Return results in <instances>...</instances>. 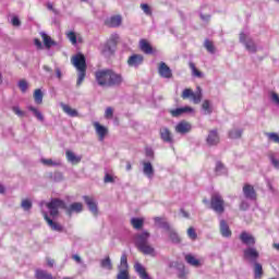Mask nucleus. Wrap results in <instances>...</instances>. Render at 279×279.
<instances>
[{"label": "nucleus", "instance_id": "nucleus-13", "mask_svg": "<svg viewBox=\"0 0 279 279\" xmlns=\"http://www.w3.org/2000/svg\"><path fill=\"white\" fill-rule=\"evenodd\" d=\"M83 199L87 206V208L92 211V214L97 217L99 215V208L97 207V202L95 198L90 196H83Z\"/></svg>", "mask_w": 279, "mask_h": 279}, {"label": "nucleus", "instance_id": "nucleus-64", "mask_svg": "<svg viewBox=\"0 0 279 279\" xmlns=\"http://www.w3.org/2000/svg\"><path fill=\"white\" fill-rule=\"evenodd\" d=\"M54 264L56 262L53 259H50V258L47 259L48 267H53Z\"/></svg>", "mask_w": 279, "mask_h": 279}, {"label": "nucleus", "instance_id": "nucleus-50", "mask_svg": "<svg viewBox=\"0 0 279 279\" xmlns=\"http://www.w3.org/2000/svg\"><path fill=\"white\" fill-rule=\"evenodd\" d=\"M187 236L192 240L195 241L197 239V232H195V229L193 227L187 229Z\"/></svg>", "mask_w": 279, "mask_h": 279}, {"label": "nucleus", "instance_id": "nucleus-26", "mask_svg": "<svg viewBox=\"0 0 279 279\" xmlns=\"http://www.w3.org/2000/svg\"><path fill=\"white\" fill-rule=\"evenodd\" d=\"M134 269L136 274H138L141 279H151V277H149V274H147V270H145V267L142 266L141 263H135Z\"/></svg>", "mask_w": 279, "mask_h": 279}, {"label": "nucleus", "instance_id": "nucleus-34", "mask_svg": "<svg viewBox=\"0 0 279 279\" xmlns=\"http://www.w3.org/2000/svg\"><path fill=\"white\" fill-rule=\"evenodd\" d=\"M243 136V129H232L229 131V138L236 141Z\"/></svg>", "mask_w": 279, "mask_h": 279}, {"label": "nucleus", "instance_id": "nucleus-2", "mask_svg": "<svg viewBox=\"0 0 279 279\" xmlns=\"http://www.w3.org/2000/svg\"><path fill=\"white\" fill-rule=\"evenodd\" d=\"M149 232L143 231L135 235V246L145 256H156V248L149 245Z\"/></svg>", "mask_w": 279, "mask_h": 279}, {"label": "nucleus", "instance_id": "nucleus-21", "mask_svg": "<svg viewBox=\"0 0 279 279\" xmlns=\"http://www.w3.org/2000/svg\"><path fill=\"white\" fill-rule=\"evenodd\" d=\"M206 142L207 145H209L210 147L219 145V133L217 132V130L209 131Z\"/></svg>", "mask_w": 279, "mask_h": 279}, {"label": "nucleus", "instance_id": "nucleus-24", "mask_svg": "<svg viewBox=\"0 0 279 279\" xmlns=\"http://www.w3.org/2000/svg\"><path fill=\"white\" fill-rule=\"evenodd\" d=\"M140 49L141 51H143V53H146L147 56H151V53H154V48L151 47V44L147 41V39L140 40Z\"/></svg>", "mask_w": 279, "mask_h": 279}, {"label": "nucleus", "instance_id": "nucleus-28", "mask_svg": "<svg viewBox=\"0 0 279 279\" xmlns=\"http://www.w3.org/2000/svg\"><path fill=\"white\" fill-rule=\"evenodd\" d=\"M61 108L63 112L68 114V117H71V118L80 117V112L76 109L71 108V106L61 102Z\"/></svg>", "mask_w": 279, "mask_h": 279}, {"label": "nucleus", "instance_id": "nucleus-60", "mask_svg": "<svg viewBox=\"0 0 279 279\" xmlns=\"http://www.w3.org/2000/svg\"><path fill=\"white\" fill-rule=\"evenodd\" d=\"M34 44L37 47V49H43V43L40 41V39H35Z\"/></svg>", "mask_w": 279, "mask_h": 279}, {"label": "nucleus", "instance_id": "nucleus-29", "mask_svg": "<svg viewBox=\"0 0 279 279\" xmlns=\"http://www.w3.org/2000/svg\"><path fill=\"white\" fill-rule=\"evenodd\" d=\"M122 23L121 15H113L109 20H107L106 24L109 27H120Z\"/></svg>", "mask_w": 279, "mask_h": 279}, {"label": "nucleus", "instance_id": "nucleus-41", "mask_svg": "<svg viewBox=\"0 0 279 279\" xmlns=\"http://www.w3.org/2000/svg\"><path fill=\"white\" fill-rule=\"evenodd\" d=\"M217 175H223L226 174L228 171L226 170V167L223 166V163H221V161H217L216 162V169H215Z\"/></svg>", "mask_w": 279, "mask_h": 279}, {"label": "nucleus", "instance_id": "nucleus-22", "mask_svg": "<svg viewBox=\"0 0 279 279\" xmlns=\"http://www.w3.org/2000/svg\"><path fill=\"white\" fill-rule=\"evenodd\" d=\"M166 231L168 232L171 243H174V245L182 243V238H180V234H178V231H175V229L169 227V229H166Z\"/></svg>", "mask_w": 279, "mask_h": 279}, {"label": "nucleus", "instance_id": "nucleus-1", "mask_svg": "<svg viewBox=\"0 0 279 279\" xmlns=\"http://www.w3.org/2000/svg\"><path fill=\"white\" fill-rule=\"evenodd\" d=\"M96 82L98 86L105 88H114L123 84V75L110 70H99L95 73Z\"/></svg>", "mask_w": 279, "mask_h": 279}, {"label": "nucleus", "instance_id": "nucleus-62", "mask_svg": "<svg viewBox=\"0 0 279 279\" xmlns=\"http://www.w3.org/2000/svg\"><path fill=\"white\" fill-rule=\"evenodd\" d=\"M201 19H202V21H205L206 23H208V21H210V15H204V14H202L201 13Z\"/></svg>", "mask_w": 279, "mask_h": 279}, {"label": "nucleus", "instance_id": "nucleus-44", "mask_svg": "<svg viewBox=\"0 0 279 279\" xmlns=\"http://www.w3.org/2000/svg\"><path fill=\"white\" fill-rule=\"evenodd\" d=\"M204 47H205V49H207V51L209 53H215V45H213V41L206 39L205 44H204Z\"/></svg>", "mask_w": 279, "mask_h": 279}, {"label": "nucleus", "instance_id": "nucleus-31", "mask_svg": "<svg viewBox=\"0 0 279 279\" xmlns=\"http://www.w3.org/2000/svg\"><path fill=\"white\" fill-rule=\"evenodd\" d=\"M118 269L119 271H128V269H130V265L128 264V255L125 253H123L121 256Z\"/></svg>", "mask_w": 279, "mask_h": 279}, {"label": "nucleus", "instance_id": "nucleus-52", "mask_svg": "<svg viewBox=\"0 0 279 279\" xmlns=\"http://www.w3.org/2000/svg\"><path fill=\"white\" fill-rule=\"evenodd\" d=\"M112 117H114V109L108 107L105 111V119H112Z\"/></svg>", "mask_w": 279, "mask_h": 279}, {"label": "nucleus", "instance_id": "nucleus-59", "mask_svg": "<svg viewBox=\"0 0 279 279\" xmlns=\"http://www.w3.org/2000/svg\"><path fill=\"white\" fill-rule=\"evenodd\" d=\"M146 157L147 158H154V149L146 148Z\"/></svg>", "mask_w": 279, "mask_h": 279}, {"label": "nucleus", "instance_id": "nucleus-30", "mask_svg": "<svg viewBox=\"0 0 279 279\" xmlns=\"http://www.w3.org/2000/svg\"><path fill=\"white\" fill-rule=\"evenodd\" d=\"M40 36L47 49H51V47H56V45H58L53 39H51V37H49V35H47V33H41Z\"/></svg>", "mask_w": 279, "mask_h": 279}, {"label": "nucleus", "instance_id": "nucleus-37", "mask_svg": "<svg viewBox=\"0 0 279 279\" xmlns=\"http://www.w3.org/2000/svg\"><path fill=\"white\" fill-rule=\"evenodd\" d=\"M202 110L204 111V114H213V106L210 105V100L203 101Z\"/></svg>", "mask_w": 279, "mask_h": 279}, {"label": "nucleus", "instance_id": "nucleus-3", "mask_svg": "<svg viewBox=\"0 0 279 279\" xmlns=\"http://www.w3.org/2000/svg\"><path fill=\"white\" fill-rule=\"evenodd\" d=\"M72 63L78 71V77L76 81V86H82V82L86 78V57L82 53H77L73 57Z\"/></svg>", "mask_w": 279, "mask_h": 279}, {"label": "nucleus", "instance_id": "nucleus-35", "mask_svg": "<svg viewBox=\"0 0 279 279\" xmlns=\"http://www.w3.org/2000/svg\"><path fill=\"white\" fill-rule=\"evenodd\" d=\"M154 221L157 226H159V228H162V230H169V228H171V225H169L167 221H163L161 217H155Z\"/></svg>", "mask_w": 279, "mask_h": 279}, {"label": "nucleus", "instance_id": "nucleus-51", "mask_svg": "<svg viewBox=\"0 0 279 279\" xmlns=\"http://www.w3.org/2000/svg\"><path fill=\"white\" fill-rule=\"evenodd\" d=\"M141 9L144 13H146L147 16H151V8L147 3H142Z\"/></svg>", "mask_w": 279, "mask_h": 279}, {"label": "nucleus", "instance_id": "nucleus-11", "mask_svg": "<svg viewBox=\"0 0 279 279\" xmlns=\"http://www.w3.org/2000/svg\"><path fill=\"white\" fill-rule=\"evenodd\" d=\"M240 43H242L247 51H250L251 53H256V44H254V40H252V38H247V35H245V33H241L240 34Z\"/></svg>", "mask_w": 279, "mask_h": 279}, {"label": "nucleus", "instance_id": "nucleus-48", "mask_svg": "<svg viewBox=\"0 0 279 279\" xmlns=\"http://www.w3.org/2000/svg\"><path fill=\"white\" fill-rule=\"evenodd\" d=\"M269 160H270L272 167H275V169L279 170V159L276 158V155L270 154L269 155Z\"/></svg>", "mask_w": 279, "mask_h": 279}, {"label": "nucleus", "instance_id": "nucleus-39", "mask_svg": "<svg viewBox=\"0 0 279 279\" xmlns=\"http://www.w3.org/2000/svg\"><path fill=\"white\" fill-rule=\"evenodd\" d=\"M100 267L102 269H108V271L112 270V260L110 259V257L101 259L100 260Z\"/></svg>", "mask_w": 279, "mask_h": 279}, {"label": "nucleus", "instance_id": "nucleus-23", "mask_svg": "<svg viewBox=\"0 0 279 279\" xmlns=\"http://www.w3.org/2000/svg\"><path fill=\"white\" fill-rule=\"evenodd\" d=\"M65 158L71 165H80V162H82V156L75 155L72 150L65 151Z\"/></svg>", "mask_w": 279, "mask_h": 279}, {"label": "nucleus", "instance_id": "nucleus-10", "mask_svg": "<svg viewBox=\"0 0 279 279\" xmlns=\"http://www.w3.org/2000/svg\"><path fill=\"white\" fill-rule=\"evenodd\" d=\"M145 62V57L143 54H132L128 59V66H131V69H138Z\"/></svg>", "mask_w": 279, "mask_h": 279}, {"label": "nucleus", "instance_id": "nucleus-38", "mask_svg": "<svg viewBox=\"0 0 279 279\" xmlns=\"http://www.w3.org/2000/svg\"><path fill=\"white\" fill-rule=\"evenodd\" d=\"M185 260L189 265H192L193 267H199V259L195 258V256L191 254L185 255Z\"/></svg>", "mask_w": 279, "mask_h": 279}, {"label": "nucleus", "instance_id": "nucleus-4", "mask_svg": "<svg viewBox=\"0 0 279 279\" xmlns=\"http://www.w3.org/2000/svg\"><path fill=\"white\" fill-rule=\"evenodd\" d=\"M210 208L214 213H217V215H223V213H226V201H223V196H221L219 192L211 194Z\"/></svg>", "mask_w": 279, "mask_h": 279}, {"label": "nucleus", "instance_id": "nucleus-20", "mask_svg": "<svg viewBox=\"0 0 279 279\" xmlns=\"http://www.w3.org/2000/svg\"><path fill=\"white\" fill-rule=\"evenodd\" d=\"M142 165H143L144 175H146V178H148V180H154L155 170H154V166L151 165V162L143 161Z\"/></svg>", "mask_w": 279, "mask_h": 279}, {"label": "nucleus", "instance_id": "nucleus-12", "mask_svg": "<svg viewBox=\"0 0 279 279\" xmlns=\"http://www.w3.org/2000/svg\"><path fill=\"white\" fill-rule=\"evenodd\" d=\"M240 241L243 243V245H246V247H254V245H256V238L246 231H243L240 234Z\"/></svg>", "mask_w": 279, "mask_h": 279}, {"label": "nucleus", "instance_id": "nucleus-56", "mask_svg": "<svg viewBox=\"0 0 279 279\" xmlns=\"http://www.w3.org/2000/svg\"><path fill=\"white\" fill-rule=\"evenodd\" d=\"M250 209V203L247 201H242L240 204V210H248Z\"/></svg>", "mask_w": 279, "mask_h": 279}, {"label": "nucleus", "instance_id": "nucleus-15", "mask_svg": "<svg viewBox=\"0 0 279 279\" xmlns=\"http://www.w3.org/2000/svg\"><path fill=\"white\" fill-rule=\"evenodd\" d=\"M93 125L95 128L98 140L100 143L104 142L106 136H108V128L101 125L99 122H94Z\"/></svg>", "mask_w": 279, "mask_h": 279}, {"label": "nucleus", "instance_id": "nucleus-8", "mask_svg": "<svg viewBox=\"0 0 279 279\" xmlns=\"http://www.w3.org/2000/svg\"><path fill=\"white\" fill-rule=\"evenodd\" d=\"M63 210H65V214L68 217H73V215H80L84 210V205L82 203H72L71 205H66L64 203Z\"/></svg>", "mask_w": 279, "mask_h": 279}, {"label": "nucleus", "instance_id": "nucleus-42", "mask_svg": "<svg viewBox=\"0 0 279 279\" xmlns=\"http://www.w3.org/2000/svg\"><path fill=\"white\" fill-rule=\"evenodd\" d=\"M66 38L72 43V45H77V35H75V32L70 31L65 33Z\"/></svg>", "mask_w": 279, "mask_h": 279}, {"label": "nucleus", "instance_id": "nucleus-6", "mask_svg": "<svg viewBox=\"0 0 279 279\" xmlns=\"http://www.w3.org/2000/svg\"><path fill=\"white\" fill-rule=\"evenodd\" d=\"M119 36H111L110 40L100 46V53L105 56V58H110L114 53V47H117V39Z\"/></svg>", "mask_w": 279, "mask_h": 279}, {"label": "nucleus", "instance_id": "nucleus-43", "mask_svg": "<svg viewBox=\"0 0 279 279\" xmlns=\"http://www.w3.org/2000/svg\"><path fill=\"white\" fill-rule=\"evenodd\" d=\"M34 99H35V102H37L38 105L43 104V90L41 89H36L34 92Z\"/></svg>", "mask_w": 279, "mask_h": 279}, {"label": "nucleus", "instance_id": "nucleus-33", "mask_svg": "<svg viewBox=\"0 0 279 279\" xmlns=\"http://www.w3.org/2000/svg\"><path fill=\"white\" fill-rule=\"evenodd\" d=\"M145 225V220L143 218H131V226L135 230H141Z\"/></svg>", "mask_w": 279, "mask_h": 279}, {"label": "nucleus", "instance_id": "nucleus-54", "mask_svg": "<svg viewBox=\"0 0 279 279\" xmlns=\"http://www.w3.org/2000/svg\"><path fill=\"white\" fill-rule=\"evenodd\" d=\"M12 110L17 117H25V111L21 110L20 107L15 106L12 108Z\"/></svg>", "mask_w": 279, "mask_h": 279}, {"label": "nucleus", "instance_id": "nucleus-47", "mask_svg": "<svg viewBox=\"0 0 279 279\" xmlns=\"http://www.w3.org/2000/svg\"><path fill=\"white\" fill-rule=\"evenodd\" d=\"M117 279H130V271L119 270V274L117 275Z\"/></svg>", "mask_w": 279, "mask_h": 279}, {"label": "nucleus", "instance_id": "nucleus-55", "mask_svg": "<svg viewBox=\"0 0 279 279\" xmlns=\"http://www.w3.org/2000/svg\"><path fill=\"white\" fill-rule=\"evenodd\" d=\"M11 23L13 27H21V20L19 19V16H13Z\"/></svg>", "mask_w": 279, "mask_h": 279}, {"label": "nucleus", "instance_id": "nucleus-32", "mask_svg": "<svg viewBox=\"0 0 279 279\" xmlns=\"http://www.w3.org/2000/svg\"><path fill=\"white\" fill-rule=\"evenodd\" d=\"M27 110H29V112H33L34 117H36L38 121H41V122L45 121V116H43V112H40L38 108L34 106H28Z\"/></svg>", "mask_w": 279, "mask_h": 279}, {"label": "nucleus", "instance_id": "nucleus-45", "mask_svg": "<svg viewBox=\"0 0 279 279\" xmlns=\"http://www.w3.org/2000/svg\"><path fill=\"white\" fill-rule=\"evenodd\" d=\"M17 86H19V88H20L23 93H27V88H28L27 81H25V80L19 81Z\"/></svg>", "mask_w": 279, "mask_h": 279}, {"label": "nucleus", "instance_id": "nucleus-5", "mask_svg": "<svg viewBox=\"0 0 279 279\" xmlns=\"http://www.w3.org/2000/svg\"><path fill=\"white\" fill-rule=\"evenodd\" d=\"M50 217H52V219H56L59 215H60V210L59 208H62V210H64V201L60 199V198H52L51 202L46 204Z\"/></svg>", "mask_w": 279, "mask_h": 279}, {"label": "nucleus", "instance_id": "nucleus-49", "mask_svg": "<svg viewBox=\"0 0 279 279\" xmlns=\"http://www.w3.org/2000/svg\"><path fill=\"white\" fill-rule=\"evenodd\" d=\"M21 206L23 210H32V201L23 199Z\"/></svg>", "mask_w": 279, "mask_h": 279}, {"label": "nucleus", "instance_id": "nucleus-40", "mask_svg": "<svg viewBox=\"0 0 279 279\" xmlns=\"http://www.w3.org/2000/svg\"><path fill=\"white\" fill-rule=\"evenodd\" d=\"M41 162L46 166V167H60L62 165V162L60 160L53 161V159H41Z\"/></svg>", "mask_w": 279, "mask_h": 279}, {"label": "nucleus", "instance_id": "nucleus-27", "mask_svg": "<svg viewBox=\"0 0 279 279\" xmlns=\"http://www.w3.org/2000/svg\"><path fill=\"white\" fill-rule=\"evenodd\" d=\"M220 234L226 239L232 236V231L230 230V226H228V222H226V220H220Z\"/></svg>", "mask_w": 279, "mask_h": 279}, {"label": "nucleus", "instance_id": "nucleus-61", "mask_svg": "<svg viewBox=\"0 0 279 279\" xmlns=\"http://www.w3.org/2000/svg\"><path fill=\"white\" fill-rule=\"evenodd\" d=\"M56 75L58 80H62V71L60 70V68H56Z\"/></svg>", "mask_w": 279, "mask_h": 279}, {"label": "nucleus", "instance_id": "nucleus-7", "mask_svg": "<svg viewBox=\"0 0 279 279\" xmlns=\"http://www.w3.org/2000/svg\"><path fill=\"white\" fill-rule=\"evenodd\" d=\"M182 99H192L193 104L202 102V87H197L194 93L191 88H185L181 95Z\"/></svg>", "mask_w": 279, "mask_h": 279}, {"label": "nucleus", "instance_id": "nucleus-16", "mask_svg": "<svg viewBox=\"0 0 279 279\" xmlns=\"http://www.w3.org/2000/svg\"><path fill=\"white\" fill-rule=\"evenodd\" d=\"M159 134L163 143H169L170 145H173V134H171V131L167 126H162L159 130Z\"/></svg>", "mask_w": 279, "mask_h": 279}, {"label": "nucleus", "instance_id": "nucleus-19", "mask_svg": "<svg viewBox=\"0 0 279 279\" xmlns=\"http://www.w3.org/2000/svg\"><path fill=\"white\" fill-rule=\"evenodd\" d=\"M159 75L161 77H165L166 80H171V77H173V73L171 72V68H169V65H167V63L161 62L159 65Z\"/></svg>", "mask_w": 279, "mask_h": 279}, {"label": "nucleus", "instance_id": "nucleus-9", "mask_svg": "<svg viewBox=\"0 0 279 279\" xmlns=\"http://www.w3.org/2000/svg\"><path fill=\"white\" fill-rule=\"evenodd\" d=\"M243 256L245 260H250L251 263H256L260 257V254L254 246H248L243 251Z\"/></svg>", "mask_w": 279, "mask_h": 279}, {"label": "nucleus", "instance_id": "nucleus-53", "mask_svg": "<svg viewBox=\"0 0 279 279\" xmlns=\"http://www.w3.org/2000/svg\"><path fill=\"white\" fill-rule=\"evenodd\" d=\"M267 136H268L269 141H272V143H278V145H279L278 133H267Z\"/></svg>", "mask_w": 279, "mask_h": 279}, {"label": "nucleus", "instance_id": "nucleus-36", "mask_svg": "<svg viewBox=\"0 0 279 279\" xmlns=\"http://www.w3.org/2000/svg\"><path fill=\"white\" fill-rule=\"evenodd\" d=\"M254 277L255 279L263 278V265L257 262L254 263Z\"/></svg>", "mask_w": 279, "mask_h": 279}, {"label": "nucleus", "instance_id": "nucleus-63", "mask_svg": "<svg viewBox=\"0 0 279 279\" xmlns=\"http://www.w3.org/2000/svg\"><path fill=\"white\" fill-rule=\"evenodd\" d=\"M72 258H73V260H75L78 264L82 263V257H80V255H73Z\"/></svg>", "mask_w": 279, "mask_h": 279}, {"label": "nucleus", "instance_id": "nucleus-17", "mask_svg": "<svg viewBox=\"0 0 279 279\" xmlns=\"http://www.w3.org/2000/svg\"><path fill=\"white\" fill-rule=\"evenodd\" d=\"M243 195L246 199H250L251 202H255V199H256V190H254L253 185L245 184L243 186Z\"/></svg>", "mask_w": 279, "mask_h": 279}, {"label": "nucleus", "instance_id": "nucleus-58", "mask_svg": "<svg viewBox=\"0 0 279 279\" xmlns=\"http://www.w3.org/2000/svg\"><path fill=\"white\" fill-rule=\"evenodd\" d=\"M271 101L279 107V96L276 93L271 94Z\"/></svg>", "mask_w": 279, "mask_h": 279}, {"label": "nucleus", "instance_id": "nucleus-14", "mask_svg": "<svg viewBox=\"0 0 279 279\" xmlns=\"http://www.w3.org/2000/svg\"><path fill=\"white\" fill-rule=\"evenodd\" d=\"M44 215V219L45 221L48 223L49 228H51V230H53L54 232H62V230H64V227H62L60 223L53 221V219H51L49 217V214H47V211H43Z\"/></svg>", "mask_w": 279, "mask_h": 279}, {"label": "nucleus", "instance_id": "nucleus-25", "mask_svg": "<svg viewBox=\"0 0 279 279\" xmlns=\"http://www.w3.org/2000/svg\"><path fill=\"white\" fill-rule=\"evenodd\" d=\"M193 111L194 110L191 107H181V108L170 110V114L171 117H182V114H186Z\"/></svg>", "mask_w": 279, "mask_h": 279}, {"label": "nucleus", "instance_id": "nucleus-18", "mask_svg": "<svg viewBox=\"0 0 279 279\" xmlns=\"http://www.w3.org/2000/svg\"><path fill=\"white\" fill-rule=\"evenodd\" d=\"M191 130H193V126L191 125V123H189L186 121H181L175 126V132L178 134H189V132H191Z\"/></svg>", "mask_w": 279, "mask_h": 279}, {"label": "nucleus", "instance_id": "nucleus-46", "mask_svg": "<svg viewBox=\"0 0 279 279\" xmlns=\"http://www.w3.org/2000/svg\"><path fill=\"white\" fill-rule=\"evenodd\" d=\"M190 69L192 70V73L193 75H195V77H202V72L197 70V68L195 66V63L190 62Z\"/></svg>", "mask_w": 279, "mask_h": 279}, {"label": "nucleus", "instance_id": "nucleus-57", "mask_svg": "<svg viewBox=\"0 0 279 279\" xmlns=\"http://www.w3.org/2000/svg\"><path fill=\"white\" fill-rule=\"evenodd\" d=\"M105 183L108 184V183H114V178L111 175V174H106L105 175Z\"/></svg>", "mask_w": 279, "mask_h": 279}]
</instances>
